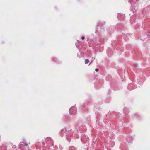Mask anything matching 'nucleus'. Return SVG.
Masks as SVG:
<instances>
[{"label":"nucleus","mask_w":150,"mask_h":150,"mask_svg":"<svg viewBox=\"0 0 150 150\" xmlns=\"http://www.w3.org/2000/svg\"><path fill=\"white\" fill-rule=\"evenodd\" d=\"M89 61L88 59H86L85 60V64H88L89 63Z\"/></svg>","instance_id":"f257e3e1"},{"label":"nucleus","mask_w":150,"mask_h":150,"mask_svg":"<svg viewBox=\"0 0 150 150\" xmlns=\"http://www.w3.org/2000/svg\"><path fill=\"white\" fill-rule=\"evenodd\" d=\"M99 71V69L98 68H96L95 69V71L96 72L98 71Z\"/></svg>","instance_id":"f03ea898"},{"label":"nucleus","mask_w":150,"mask_h":150,"mask_svg":"<svg viewBox=\"0 0 150 150\" xmlns=\"http://www.w3.org/2000/svg\"><path fill=\"white\" fill-rule=\"evenodd\" d=\"M81 39L82 40H84L85 39V37L84 36H82L81 37Z\"/></svg>","instance_id":"7ed1b4c3"}]
</instances>
